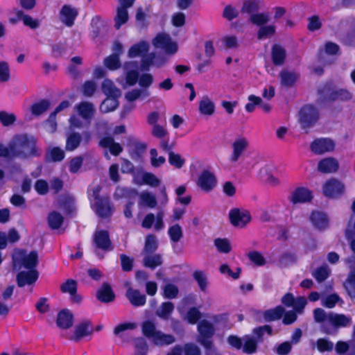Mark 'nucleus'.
I'll list each match as a JSON object with an SVG mask.
<instances>
[{"label":"nucleus","instance_id":"dca6fc26","mask_svg":"<svg viewBox=\"0 0 355 355\" xmlns=\"http://www.w3.org/2000/svg\"><path fill=\"white\" fill-rule=\"evenodd\" d=\"M311 151L318 155L332 151L335 148L334 141L329 138L321 137L315 139L310 146Z\"/></svg>","mask_w":355,"mask_h":355},{"label":"nucleus","instance_id":"39448f33","mask_svg":"<svg viewBox=\"0 0 355 355\" xmlns=\"http://www.w3.org/2000/svg\"><path fill=\"white\" fill-rule=\"evenodd\" d=\"M101 187L98 185L91 187L88 190V196L91 207L100 217H110L113 212V207L107 197L100 196Z\"/></svg>","mask_w":355,"mask_h":355},{"label":"nucleus","instance_id":"7ed1b4c3","mask_svg":"<svg viewBox=\"0 0 355 355\" xmlns=\"http://www.w3.org/2000/svg\"><path fill=\"white\" fill-rule=\"evenodd\" d=\"M10 143L12 159H26L37 155L35 141L26 135H17Z\"/></svg>","mask_w":355,"mask_h":355},{"label":"nucleus","instance_id":"f8f14e48","mask_svg":"<svg viewBox=\"0 0 355 355\" xmlns=\"http://www.w3.org/2000/svg\"><path fill=\"white\" fill-rule=\"evenodd\" d=\"M277 168L273 164H267L261 168L259 172V178L271 187H276L279 184V180L275 176Z\"/></svg>","mask_w":355,"mask_h":355},{"label":"nucleus","instance_id":"6ab92c4d","mask_svg":"<svg viewBox=\"0 0 355 355\" xmlns=\"http://www.w3.org/2000/svg\"><path fill=\"white\" fill-rule=\"evenodd\" d=\"M163 218L164 214L162 211L158 212L156 216L152 213L148 214L144 217L141 225L146 229H150L153 225L155 230H162L164 228Z\"/></svg>","mask_w":355,"mask_h":355},{"label":"nucleus","instance_id":"5701e85b","mask_svg":"<svg viewBox=\"0 0 355 355\" xmlns=\"http://www.w3.org/2000/svg\"><path fill=\"white\" fill-rule=\"evenodd\" d=\"M309 220L313 227L318 230L327 228L329 219L325 213L321 211H313L311 213Z\"/></svg>","mask_w":355,"mask_h":355},{"label":"nucleus","instance_id":"338daca9","mask_svg":"<svg viewBox=\"0 0 355 355\" xmlns=\"http://www.w3.org/2000/svg\"><path fill=\"white\" fill-rule=\"evenodd\" d=\"M219 271L223 275L232 277L234 279H237L239 277L241 269L239 268H236L235 271H233L228 265L223 264L220 266Z\"/></svg>","mask_w":355,"mask_h":355},{"label":"nucleus","instance_id":"ea45409f","mask_svg":"<svg viewBox=\"0 0 355 355\" xmlns=\"http://www.w3.org/2000/svg\"><path fill=\"white\" fill-rule=\"evenodd\" d=\"M352 94L344 89H335L331 92L328 96L329 101H345L352 98Z\"/></svg>","mask_w":355,"mask_h":355},{"label":"nucleus","instance_id":"4c0bfd02","mask_svg":"<svg viewBox=\"0 0 355 355\" xmlns=\"http://www.w3.org/2000/svg\"><path fill=\"white\" fill-rule=\"evenodd\" d=\"M286 58V51L281 46L275 44L272 49V60L275 65H282Z\"/></svg>","mask_w":355,"mask_h":355},{"label":"nucleus","instance_id":"bf43d9fd","mask_svg":"<svg viewBox=\"0 0 355 355\" xmlns=\"http://www.w3.org/2000/svg\"><path fill=\"white\" fill-rule=\"evenodd\" d=\"M50 106V103L47 100H42L34 103L31 107L33 114L38 116L46 112Z\"/></svg>","mask_w":355,"mask_h":355},{"label":"nucleus","instance_id":"4d7b16f0","mask_svg":"<svg viewBox=\"0 0 355 355\" xmlns=\"http://www.w3.org/2000/svg\"><path fill=\"white\" fill-rule=\"evenodd\" d=\"M257 341L252 337L246 336L243 338V351L247 354H252L255 352Z\"/></svg>","mask_w":355,"mask_h":355},{"label":"nucleus","instance_id":"b1692460","mask_svg":"<svg viewBox=\"0 0 355 355\" xmlns=\"http://www.w3.org/2000/svg\"><path fill=\"white\" fill-rule=\"evenodd\" d=\"M215 103L208 96L202 97L199 102L198 111L201 115L210 116L215 112Z\"/></svg>","mask_w":355,"mask_h":355},{"label":"nucleus","instance_id":"9d476101","mask_svg":"<svg viewBox=\"0 0 355 355\" xmlns=\"http://www.w3.org/2000/svg\"><path fill=\"white\" fill-rule=\"evenodd\" d=\"M198 330L199 332L198 341L205 348H211V338L214 333L213 325L207 320H202L198 325Z\"/></svg>","mask_w":355,"mask_h":355},{"label":"nucleus","instance_id":"37998d69","mask_svg":"<svg viewBox=\"0 0 355 355\" xmlns=\"http://www.w3.org/2000/svg\"><path fill=\"white\" fill-rule=\"evenodd\" d=\"M98 299L103 302L112 301L114 295L112 291L111 287L108 284H103L97 293Z\"/></svg>","mask_w":355,"mask_h":355},{"label":"nucleus","instance_id":"79ce46f5","mask_svg":"<svg viewBox=\"0 0 355 355\" xmlns=\"http://www.w3.org/2000/svg\"><path fill=\"white\" fill-rule=\"evenodd\" d=\"M193 277L196 281L200 291L205 293L209 286L207 275L203 271L197 270L193 272Z\"/></svg>","mask_w":355,"mask_h":355},{"label":"nucleus","instance_id":"052dcab7","mask_svg":"<svg viewBox=\"0 0 355 355\" xmlns=\"http://www.w3.org/2000/svg\"><path fill=\"white\" fill-rule=\"evenodd\" d=\"M158 245L157 237L153 234L146 236L145 247L144 250V254H148L156 250Z\"/></svg>","mask_w":355,"mask_h":355},{"label":"nucleus","instance_id":"f257e3e1","mask_svg":"<svg viewBox=\"0 0 355 355\" xmlns=\"http://www.w3.org/2000/svg\"><path fill=\"white\" fill-rule=\"evenodd\" d=\"M315 321L321 323V330L327 334H335L340 328L349 327L352 324V318L342 313L326 312L318 308L313 311Z\"/></svg>","mask_w":355,"mask_h":355},{"label":"nucleus","instance_id":"4468645a","mask_svg":"<svg viewBox=\"0 0 355 355\" xmlns=\"http://www.w3.org/2000/svg\"><path fill=\"white\" fill-rule=\"evenodd\" d=\"M167 61L168 59L166 56L150 53L141 59L140 68L144 71H148L150 67L160 68L163 67Z\"/></svg>","mask_w":355,"mask_h":355},{"label":"nucleus","instance_id":"4be33fe9","mask_svg":"<svg viewBox=\"0 0 355 355\" xmlns=\"http://www.w3.org/2000/svg\"><path fill=\"white\" fill-rule=\"evenodd\" d=\"M150 49V44L147 41L141 40L132 44L128 51V57L129 58H135L141 57V59L147 56V53Z\"/></svg>","mask_w":355,"mask_h":355},{"label":"nucleus","instance_id":"8fccbe9b","mask_svg":"<svg viewBox=\"0 0 355 355\" xmlns=\"http://www.w3.org/2000/svg\"><path fill=\"white\" fill-rule=\"evenodd\" d=\"M150 161L153 167L158 168L165 163L166 158L159 155L155 148H152L150 150Z\"/></svg>","mask_w":355,"mask_h":355},{"label":"nucleus","instance_id":"a19ab883","mask_svg":"<svg viewBox=\"0 0 355 355\" xmlns=\"http://www.w3.org/2000/svg\"><path fill=\"white\" fill-rule=\"evenodd\" d=\"M81 141V135L78 132L69 134L66 140L65 148L68 151H73L76 149Z\"/></svg>","mask_w":355,"mask_h":355},{"label":"nucleus","instance_id":"473e14b6","mask_svg":"<svg viewBox=\"0 0 355 355\" xmlns=\"http://www.w3.org/2000/svg\"><path fill=\"white\" fill-rule=\"evenodd\" d=\"M129 19L128 9L125 7H118L116 9V13L114 18V28L116 30L121 28V27L125 24Z\"/></svg>","mask_w":355,"mask_h":355},{"label":"nucleus","instance_id":"c03bdc74","mask_svg":"<svg viewBox=\"0 0 355 355\" xmlns=\"http://www.w3.org/2000/svg\"><path fill=\"white\" fill-rule=\"evenodd\" d=\"M162 263V257L159 254H144V264L146 267L154 269Z\"/></svg>","mask_w":355,"mask_h":355},{"label":"nucleus","instance_id":"58836bf2","mask_svg":"<svg viewBox=\"0 0 355 355\" xmlns=\"http://www.w3.org/2000/svg\"><path fill=\"white\" fill-rule=\"evenodd\" d=\"M118 98L119 97L115 96H107V98L101 104V111L103 113H107L115 110L119 106Z\"/></svg>","mask_w":355,"mask_h":355},{"label":"nucleus","instance_id":"864d4df0","mask_svg":"<svg viewBox=\"0 0 355 355\" xmlns=\"http://www.w3.org/2000/svg\"><path fill=\"white\" fill-rule=\"evenodd\" d=\"M340 302L341 303L343 302L340 297L336 293L327 295L321 299L322 305L329 309L334 308L336 304Z\"/></svg>","mask_w":355,"mask_h":355},{"label":"nucleus","instance_id":"49530a36","mask_svg":"<svg viewBox=\"0 0 355 355\" xmlns=\"http://www.w3.org/2000/svg\"><path fill=\"white\" fill-rule=\"evenodd\" d=\"M168 234L173 243H178L183 236L182 229L180 225L175 224L169 227Z\"/></svg>","mask_w":355,"mask_h":355},{"label":"nucleus","instance_id":"c85d7f7f","mask_svg":"<svg viewBox=\"0 0 355 355\" xmlns=\"http://www.w3.org/2000/svg\"><path fill=\"white\" fill-rule=\"evenodd\" d=\"M150 92L147 89H141L139 88H135L128 91L124 98L128 103H133L137 100H144L150 96Z\"/></svg>","mask_w":355,"mask_h":355},{"label":"nucleus","instance_id":"f704fd0d","mask_svg":"<svg viewBox=\"0 0 355 355\" xmlns=\"http://www.w3.org/2000/svg\"><path fill=\"white\" fill-rule=\"evenodd\" d=\"M94 242L99 248L106 250L110 245L109 234L107 231H97L94 236Z\"/></svg>","mask_w":355,"mask_h":355},{"label":"nucleus","instance_id":"de8ad7c7","mask_svg":"<svg viewBox=\"0 0 355 355\" xmlns=\"http://www.w3.org/2000/svg\"><path fill=\"white\" fill-rule=\"evenodd\" d=\"M276 31V26L274 24L261 26L257 33L259 40L266 39L274 35Z\"/></svg>","mask_w":355,"mask_h":355},{"label":"nucleus","instance_id":"2f4dec72","mask_svg":"<svg viewBox=\"0 0 355 355\" xmlns=\"http://www.w3.org/2000/svg\"><path fill=\"white\" fill-rule=\"evenodd\" d=\"M279 78L283 86L289 87L293 86L297 81L298 74L295 71L284 69L279 73Z\"/></svg>","mask_w":355,"mask_h":355},{"label":"nucleus","instance_id":"72a5a7b5","mask_svg":"<svg viewBox=\"0 0 355 355\" xmlns=\"http://www.w3.org/2000/svg\"><path fill=\"white\" fill-rule=\"evenodd\" d=\"M76 282L73 279H68L60 286V290L62 293L70 294L74 302H79L81 298L76 295Z\"/></svg>","mask_w":355,"mask_h":355},{"label":"nucleus","instance_id":"3c124183","mask_svg":"<svg viewBox=\"0 0 355 355\" xmlns=\"http://www.w3.org/2000/svg\"><path fill=\"white\" fill-rule=\"evenodd\" d=\"M185 159L180 154L174 152L168 153L169 164L176 168H181L185 164Z\"/></svg>","mask_w":355,"mask_h":355},{"label":"nucleus","instance_id":"e433bc0d","mask_svg":"<svg viewBox=\"0 0 355 355\" xmlns=\"http://www.w3.org/2000/svg\"><path fill=\"white\" fill-rule=\"evenodd\" d=\"M174 309V305L172 302H163L156 311V315L160 318L168 320L170 318Z\"/></svg>","mask_w":355,"mask_h":355},{"label":"nucleus","instance_id":"69168bd1","mask_svg":"<svg viewBox=\"0 0 355 355\" xmlns=\"http://www.w3.org/2000/svg\"><path fill=\"white\" fill-rule=\"evenodd\" d=\"M249 259L258 266H263L266 263V260L263 254L258 251H251L248 253Z\"/></svg>","mask_w":355,"mask_h":355},{"label":"nucleus","instance_id":"0e129e2a","mask_svg":"<svg viewBox=\"0 0 355 355\" xmlns=\"http://www.w3.org/2000/svg\"><path fill=\"white\" fill-rule=\"evenodd\" d=\"M284 308L281 306L265 312L264 317L266 320H275L279 319L284 313Z\"/></svg>","mask_w":355,"mask_h":355},{"label":"nucleus","instance_id":"9b49d317","mask_svg":"<svg viewBox=\"0 0 355 355\" xmlns=\"http://www.w3.org/2000/svg\"><path fill=\"white\" fill-rule=\"evenodd\" d=\"M196 184L205 192H209L214 189L217 184V179L214 173L208 169H205L200 173Z\"/></svg>","mask_w":355,"mask_h":355},{"label":"nucleus","instance_id":"6e6552de","mask_svg":"<svg viewBox=\"0 0 355 355\" xmlns=\"http://www.w3.org/2000/svg\"><path fill=\"white\" fill-rule=\"evenodd\" d=\"M319 118L318 110L311 105L303 106L298 114V122L303 129L313 126Z\"/></svg>","mask_w":355,"mask_h":355},{"label":"nucleus","instance_id":"680f3d73","mask_svg":"<svg viewBox=\"0 0 355 355\" xmlns=\"http://www.w3.org/2000/svg\"><path fill=\"white\" fill-rule=\"evenodd\" d=\"M200 317L201 313L198 309L196 307L189 309L187 313L183 316L184 320L192 324H196Z\"/></svg>","mask_w":355,"mask_h":355},{"label":"nucleus","instance_id":"13d9d810","mask_svg":"<svg viewBox=\"0 0 355 355\" xmlns=\"http://www.w3.org/2000/svg\"><path fill=\"white\" fill-rule=\"evenodd\" d=\"M104 65L110 70L114 71L120 68L121 62L117 55H110L105 58Z\"/></svg>","mask_w":355,"mask_h":355},{"label":"nucleus","instance_id":"c9c22d12","mask_svg":"<svg viewBox=\"0 0 355 355\" xmlns=\"http://www.w3.org/2000/svg\"><path fill=\"white\" fill-rule=\"evenodd\" d=\"M102 90L107 96L120 97L121 95V90L118 89L110 79H105L103 80L102 83Z\"/></svg>","mask_w":355,"mask_h":355},{"label":"nucleus","instance_id":"ddd939ff","mask_svg":"<svg viewBox=\"0 0 355 355\" xmlns=\"http://www.w3.org/2000/svg\"><path fill=\"white\" fill-rule=\"evenodd\" d=\"M231 223L238 227H245L251 220L250 212L243 208H234L229 212Z\"/></svg>","mask_w":355,"mask_h":355},{"label":"nucleus","instance_id":"7c9ffc66","mask_svg":"<svg viewBox=\"0 0 355 355\" xmlns=\"http://www.w3.org/2000/svg\"><path fill=\"white\" fill-rule=\"evenodd\" d=\"M126 297L130 303L135 306H141L146 303V296L138 290L129 288L126 293Z\"/></svg>","mask_w":355,"mask_h":355},{"label":"nucleus","instance_id":"c756f323","mask_svg":"<svg viewBox=\"0 0 355 355\" xmlns=\"http://www.w3.org/2000/svg\"><path fill=\"white\" fill-rule=\"evenodd\" d=\"M338 168L337 160L332 157L322 159L318 164V169L322 173H334L337 171Z\"/></svg>","mask_w":355,"mask_h":355},{"label":"nucleus","instance_id":"412c9836","mask_svg":"<svg viewBox=\"0 0 355 355\" xmlns=\"http://www.w3.org/2000/svg\"><path fill=\"white\" fill-rule=\"evenodd\" d=\"M313 198L312 192L306 187H297L294 189L288 197L289 201L295 205L309 202Z\"/></svg>","mask_w":355,"mask_h":355},{"label":"nucleus","instance_id":"5fc2aeb1","mask_svg":"<svg viewBox=\"0 0 355 355\" xmlns=\"http://www.w3.org/2000/svg\"><path fill=\"white\" fill-rule=\"evenodd\" d=\"M135 355H147L148 347L146 341L143 338L135 340Z\"/></svg>","mask_w":355,"mask_h":355},{"label":"nucleus","instance_id":"a878e982","mask_svg":"<svg viewBox=\"0 0 355 355\" xmlns=\"http://www.w3.org/2000/svg\"><path fill=\"white\" fill-rule=\"evenodd\" d=\"M99 146L103 148L109 149L110 153L114 156L119 155L123 148L120 144L114 141L112 137H105L99 141Z\"/></svg>","mask_w":355,"mask_h":355},{"label":"nucleus","instance_id":"774afa93","mask_svg":"<svg viewBox=\"0 0 355 355\" xmlns=\"http://www.w3.org/2000/svg\"><path fill=\"white\" fill-rule=\"evenodd\" d=\"M330 274V269L327 266L318 268L313 274L318 282H322L326 279Z\"/></svg>","mask_w":355,"mask_h":355},{"label":"nucleus","instance_id":"a211bd4d","mask_svg":"<svg viewBox=\"0 0 355 355\" xmlns=\"http://www.w3.org/2000/svg\"><path fill=\"white\" fill-rule=\"evenodd\" d=\"M78 15V10L71 5H64L60 12L59 18L60 21L67 27H71Z\"/></svg>","mask_w":355,"mask_h":355},{"label":"nucleus","instance_id":"2eb2a0df","mask_svg":"<svg viewBox=\"0 0 355 355\" xmlns=\"http://www.w3.org/2000/svg\"><path fill=\"white\" fill-rule=\"evenodd\" d=\"M249 146L248 138L243 136L237 137L232 144V153L230 156L231 162H236L247 150Z\"/></svg>","mask_w":355,"mask_h":355},{"label":"nucleus","instance_id":"603ef678","mask_svg":"<svg viewBox=\"0 0 355 355\" xmlns=\"http://www.w3.org/2000/svg\"><path fill=\"white\" fill-rule=\"evenodd\" d=\"M269 19V15L268 13L264 12L252 14L250 17V21L252 24L257 26H259L260 27L261 26L266 25V24L268 22Z\"/></svg>","mask_w":355,"mask_h":355},{"label":"nucleus","instance_id":"bb28decb","mask_svg":"<svg viewBox=\"0 0 355 355\" xmlns=\"http://www.w3.org/2000/svg\"><path fill=\"white\" fill-rule=\"evenodd\" d=\"M157 204L155 196L148 191H144L139 194L138 206L139 207H148L153 209Z\"/></svg>","mask_w":355,"mask_h":355},{"label":"nucleus","instance_id":"cd10ccee","mask_svg":"<svg viewBox=\"0 0 355 355\" xmlns=\"http://www.w3.org/2000/svg\"><path fill=\"white\" fill-rule=\"evenodd\" d=\"M38 278V272L36 270H29L27 272L21 271L17 275V284L20 287L27 284H32Z\"/></svg>","mask_w":355,"mask_h":355},{"label":"nucleus","instance_id":"393cba45","mask_svg":"<svg viewBox=\"0 0 355 355\" xmlns=\"http://www.w3.org/2000/svg\"><path fill=\"white\" fill-rule=\"evenodd\" d=\"M73 317L70 311L64 309L58 314L56 324L60 329H67L72 326Z\"/></svg>","mask_w":355,"mask_h":355},{"label":"nucleus","instance_id":"f3484780","mask_svg":"<svg viewBox=\"0 0 355 355\" xmlns=\"http://www.w3.org/2000/svg\"><path fill=\"white\" fill-rule=\"evenodd\" d=\"M94 328L89 320H84L78 323L74 328L73 333L68 336L71 340L78 341L92 335Z\"/></svg>","mask_w":355,"mask_h":355},{"label":"nucleus","instance_id":"20e7f679","mask_svg":"<svg viewBox=\"0 0 355 355\" xmlns=\"http://www.w3.org/2000/svg\"><path fill=\"white\" fill-rule=\"evenodd\" d=\"M75 114L69 119L71 128H82L90 123L95 114L94 105L83 101L74 106Z\"/></svg>","mask_w":355,"mask_h":355},{"label":"nucleus","instance_id":"0eeeda50","mask_svg":"<svg viewBox=\"0 0 355 355\" xmlns=\"http://www.w3.org/2000/svg\"><path fill=\"white\" fill-rule=\"evenodd\" d=\"M14 266L25 268L29 270H35L38 261V254L36 251L27 252L22 250H17L12 255Z\"/></svg>","mask_w":355,"mask_h":355},{"label":"nucleus","instance_id":"1a4fd4ad","mask_svg":"<svg viewBox=\"0 0 355 355\" xmlns=\"http://www.w3.org/2000/svg\"><path fill=\"white\" fill-rule=\"evenodd\" d=\"M156 49H160L167 55H173L178 50V45L171 37L166 33H159L152 41Z\"/></svg>","mask_w":355,"mask_h":355},{"label":"nucleus","instance_id":"aec40b11","mask_svg":"<svg viewBox=\"0 0 355 355\" xmlns=\"http://www.w3.org/2000/svg\"><path fill=\"white\" fill-rule=\"evenodd\" d=\"M323 193L330 198H336L345 191V186L340 181L331 179L327 181L322 187Z\"/></svg>","mask_w":355,"mask_h":355},{"label":"nucleus","instance_id":"09e8293b","mask_svg":"<svg viewBox=\"0 0 355 355\" xmlns=\"http://www.w3.org/2000/svg\"><path fill=\"white\" fill-rule=\"evenodd\" d=\"M48 222L51 229L57 230L62 225L63 217L60 214L56 211H53L49 215Z\"/></svg>","mask_w":355,"mask_h":355},{"label":"nucleus","instance_id":"e2e57ef3","mask_svg":"<svg viewBox=\"0 0 355 355\" xmlns=\"http://www.w3.org/2000/svg\"><path fill=\"white\" fill-rule=\"evenodd\" d=\"M64 157V152L60 148L53 147L49 150L47 159L53 162H60Z\"/></svg>","mask_w":355,"mask_h":355},{"label":"nucleus","instance_id":"f03ea898","mask_svg":"<svg viewBox=\"0 0 355 355\" xmlns=\"http://www.w3.org/2000/svg\"><path fill=\"white\" fill-rule=\"evenodd\" d=\"M136 67V62L132 61L126 62L123 64V68L125 70V77H119L116 79L117 83L123 88L134 86L138 83L141 89H147L149 88L154 80V78L152 74L149 73H145L140 76L137 71L132 70V67Z\"/></svg>","mask_w":355,"mask_h":355},{"label":"nucleus","instance_id":"a18cd8bd","mask_svg":"<svg viewBox=\"0 0 355 355\" xmlns=\"http://www.w3.org/2000/svg\"><path fill=\"white\" fill-rule=\"evenodd\" d=\"M15 15L17 16L18 19H21L25 26H28L31 28L35 29L40 26V23L37 19H33L30 15H25L21 10H16Z\"/></svg>","mask_w":355,"mask_h":355},{"label":"nucleus","instance_id":"6e6d98bb","mask_svg":"<svg viewBox=\"0 0 355 355\" xmlns=\"http://www.w3.org/2000/svg\"><path fill=\"white\" fill-rule=\"evenodd\" d=\"M344 286L351 297H355V271H352L346 279Z\"/></svg>","mask_w":355,"mask_h":355},{"label":"nucleus","instance_id":"423d86ee","mask_svg":"<svg viewBox=\"0 0 355 355\" xmlns=\"http://www.w3.org/2000/svg\"><path fill=\"white\" fill-rule=\"evenodd\" d=\"M141 329L143 334L150 339L155 345L162 347L169 345L175 342V338L171 334H167L157 329L155 324L147 320L142 323Z\"/></svg>","mask_w":355,"mask_h":355}]
</instances>
